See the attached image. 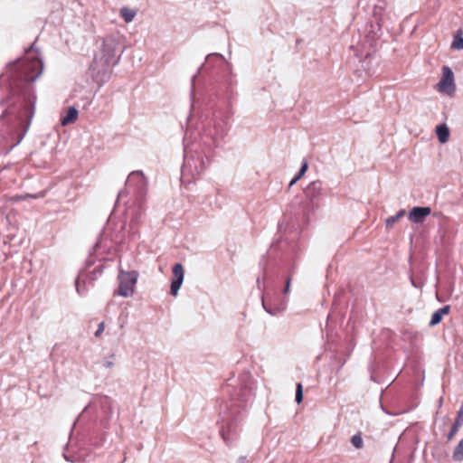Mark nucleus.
I'll list each match as a JSON object with an SVG mask.
<instances>
[{"mask_svg": "<svg viewBox=\"0 0 463 463\" xmlns=\"http://www.w3.org/2000/svg\"><path fill=\"white\" fill-rule=\"evenodd\" d=\"M42 71L43 63L38 58H25L9 64L5 71L0 75V87H5L8 91V96L2 103H7L17 96L26 110L31 109L35 100L32 82Z\"/></svg>", "mask_w": 463, "mask_h": 463, "instance_id": "obj_1", "label": "nucleus"}, {"mask_svg": "<svg viewBox=\"0 0 463 463\" xmlns=\"http://www.w3.org/2000/svg\"><path fill=\"white\" fill-rule=\"evenodd\" d=\"M219 411L222 421L221 436L226 444H232L239 439L241 430V411L233 403L228 402H222Z\"/></svg>", "mask_w": 463, "mask_h": 463, "instance_id": "obj_2", "label": "nucleus"}, {"mask_svg": "<svg viewBox=\"0 0 463 463\" xmlns=\"http://www.w3.org/2000/svg\"><path fill=\"white\" fill-rule=\"evenodd\" d=\"M210 152V146L207 147V151L198 150L197 148L185 149L181 175L183 183H192L203 174L209 163Z\"/></svg>", "mask_w": 463, "mask_h": 463, "instance_id": "obj_3", "label": "nucleus"}, {"mask_svg": "<svg viewBox=\"0 0 463 463\" xmlns=\"http://www.w3.org/2000/svg\"><path fill=\"white\" fill-rule=\"evenodd\" d=\"M144 213V209L140 203L133 208L128 210V215L129 216V223L124 225L123 228L127 230L128 237L130 241H135L139 237V227L141 225V218Z\"/></svg>", "mask_w": 463, "mask_h": 463, "instance_id": "obj_4", "label": "nucleus"}, {"mask_svg": "<svg viewBox=\"0 0 463 463\" xmlns=\"http://www.w3.org/2000/svg\"><path fill=\"white\" fill-rule=\"evenodd\" d=\"M137 273L136 271L125 272L120 270L118 279V288L117 294L128 298L134 293L135 285L137 280Z\"/></svg>", "mask_w": 463, "mask_h": 463, "instance_id": "obj_5", "label": "nucleus"}, {"mask_svg": "<svg viewBox=\"0 0 463 463\" xmlns=\"http://www.w3.org/2000/svg\"><path fill=\"white\" fill-rule=\"evenodd\" d=\"M436 90L450 97L456 92L454 73L449 66L442 67L441 78L436 85Z\"/></svg>", "mask_w": 463, "mask_h": 463, "instance_id": "obj_6", "label": "nucleus"}, {"mask_svg": "<svg viewBox=\"0 0 463 463\" xmlns=\"http://www.w3.org/2000/svg\"><path fill=\"white\" fill-rule=\"evenodd\" d=\"M173 279L171 282L170 294L174 297L177 296L178 290L182 286L184 277V267L180 263H176L173 267Z\"/></svg>", "mask_w": 463, "mask_h": 463, "instance_id": "obj_7", "label": "nucleus"}, {"mask_svg": "<svg viewBox=\"0 0 463 463\" xmlns=\"http://www.w3.org/2000/svg\"><path fill=\"white\" fill-rule=\"evenodd\" d=\"M127 185L129 187L134 186L139 193H142L146 186V178L142 171H133L129 174Z\"/></svg>", "mask_w": 463, "mask_h": 463, "instance_id": "obj_8", "label": "nucleus"}, {"mask_svg": "<svg viewBox=\"0 0 463 463\" xmlns=\"http://www.w3.org/2000/svg\"><path fill=\"white\" fill-rule=\"evenodd\" d=\"M431 213V209L430 207H413L409 214L408 218L411 222L414 223L422 222L426 217H428Z\"/></svg>", "mask_w": 463, "mask_h": 463, "instance_id": "obj_9", "label": "nucleus"}, {"mask_svg": "<svg viewBox=\"0 0 463 463\" xmlns=\"http://www.w3.org/2000/svg\"><path fill=\"white\" fill-rule=\"evenodd\" d=\"M92 280L93 279L89 274H80L75 281V287L78 294L80 296L85 295L89 287L91 285Z\"/></svg>", "mask_w": 463, "mask_h": 463, "instance_id": "obj_10", "label": "nucleus"}, {"mask_svg": "<svg viewBox=\"0 0 463 463\" xmlns=\"http://www.w3.org/2000/svg\"><path fill=\"white\" fill-rule=\"evenodd\" d=\"M102 52V59H104V63L106 65H109L115 62V48L112 42L104 41Z\"/></svg>", "mask_w": 463, "mask_h": 463, "instance_id": "obj_11", "label": "nucleus"}, {"mask_svg": "<svg viewBox=\"0 0 463 463\" xmlns=\"http://www.w3.org/2000/svg\"><path fill=\"white\" fill-rule=\"evenodd\" d=\"M322 191V183L321 181H314L311 182L305 189L304 193L307 198L310 201L320 195Z\"/></svg>", "mask_w": 463, "mask_h": 463, "instance_id": "obj_12", "label": "nucleus"}, {"mask_svg": "<svg viewBox=\"0 0 463 463\" xmlns=\"http://www.w3.org/2000/svg\"><path fill=\"white\" fill-rule=\"evenodd\" d=\"M449 310H450V307L449 306H445L438 310H436L432 316H431V319L430 321V326H436L438 325L441 319H442V317L444 315H447L449 313Z\"/></svg>", "mask_w": 463, "mask_h": 463, "instance_id": "obj_13", "label": "nucleus"}, {"mask_svg": "<svg viewBox=\"0 0 463 463\" xmlns=\"http://www.w3.org/2000/svg\"><path fill=\"white\" fill-rule=\"evenodd\" d=\"M78 110L74 107H71L66 115L61 119V124L62 126H67L72 124L76 121L78 118Z\"/></svg>", "mask_w": 463, "mask_h": 463, "instance_id": "obj_14", "label": "nucleus"}, {"mask_svg": "<svg viewBox=\"0 0 463 463\" xmlns=\"http://www.w3.org/2000/svg\"><path fill=\"white\" fill-rule=\"evenodd\" d=\"M262 306L269 314L273 316L282 312L286 307V304L284 302L279 306H271L264 298H262Z\"/></svg>", "mask_w": 463, "mask_h": 463, "instance_id": "obj_15", "label": "nucleus"}, {"mask_svg": "<svg viewBox=\"0 0 463 463\" xmlns=\"http://www.w3.org/2000/svg\"><path fill=\"white\" fill-rule=\"evenodd\" d=\"M436 134L439 141L442 144L448 142L449 137V130L446 125H439L436 128Z\"/></svg>", "mask_w": 463, "mask_h": 463, "instance_id": "obj_16", "label": "nucleus"}, {"mask_svg": "<svg viewBox=\"0 0 463 463\" xmlns=\"http://www.w3.org/2000/svg\"><path fill=\"white\" fill-rule=\"evenodd\" d=\"M406 214V211L404 209L400 210L395 215L388 217L385 220L386 229L390 230L393 227V225L404 215Z\"/></svg>", "mask_w": 463, "mask_h": 463, "instance_id": "obj_17", "label": "nucleus"}, {"mask_svg": "<svg viewBox=\"0 0 463 463\" xmlns=\"http://www.w3.org/2000/svg\"><path fill=\"white\" fill-rule=\"evenodd\" d=\"M137 14V12L133 9L128 8V7H122L120 9V15L124 19L126 23H130L134 20L135 16Z\"/></svg>", "mask_w": 463, "mask_h": 463, "instance_id": "obj_18", "label": "nucleus"}, {"mask_svg": "<svg viewBox=\"0 0 463 463\" xmlns=\"http://www.w3.org/2000/svg\"><path fill=\"white\" fill-rule=\"evenodd\" d=\"M116 355L114 353L109 352L108 354H106L102 360V364L106 368H110L116 364Z\"/></svg>", "mask_w": 463, "mask_h": 463, "instance_id": "obj_19", "label": "nucleus"}, {"mask_svg": "<svg viewBox=\"0 0 463 463\" xmlns=\"http://www.w3.org/2000/svg\"><path fill=\"white\" fill-rule=\"evenodd\" d=\"M453 458L457 461L463 460V439L459 441L453 452Z\"/></svg>", "mask_w": 463, "mask_h": 463, "instance_id": "obj_20", "label": "nucleus"}, {"mask_svg": "<svg viewBox=\"0 0 463 463\" xmlns=\"http://www.w3.org/2000/svg\"><path fill=\"white\" fill-rule=\"evenodd\" d=\"M462 424H463L462 422H459L458 420H456L454 425L452 426V428L448 435V440H451L454 438V436L457 434V432L458 431V429L460 428V426Z\"/></svg>", "mask_w": 463, "mask_h": 463, "instance_id": "obj_21", "label": "nucleus"}, {"mask_svg": "<svg viewBox=\"0 0 463 463\" xmlns=\"http://www.w3.org/2000/svg\"><path fill=\"white\" fill-rule=\"evenodd\" d=\"M351 443L356 449H361L364 445L363 439L359 434L354 435L352 437Z\"/></svg>", "mask_w": 463, "mask_h": 463, "instance_id": "obj_22", "label": "nucleus"}, {"mask_svg": "<svg viewBox=\"0 0 463 463\" xmlns=\"http://www.w3.org/2000/svg\"><path fill=\"white\" fill-rule=\"evenodd\" d=\"M215 128V134L214 137L212 136L213 141L214 142L216 138H222L225 135V130L221 126H214Z\"/></svg>", "mask_w": 463, "mask_h": 463, "instance_id": "obj_23", "label": "nucleus"}, {"mask_svg": "<svg viewBox=\"0 0 463 463\" xmlns=\"http://www.w3.org/2000/svg\"><path fill=\"white\" fill-rule=\"evenodd\" d=\"M451 47L457 50L463 49V38L460 36H455V39L451 44Z\"/></svg>", "mask_w": 463, "mask_h": 463, "instance_id": "obj_24", "label": "nucleus"}, {"mask_svg": "<svg viewBox=\"0 0 463 463\" xmlns=\"http://www.w3.org/2000/svg\"><path fill=\"white\" fill-rule=\"evenodd\" d=\"M303 400V390H302V384L298 383L297 389H296V402L298 403H300Z\"/></svg>", "mask_w": 463, "mask_h": 463, "instance_id": "obj_25", "label": "nucleus"}, {"mask_svg": "<svg viewBox=\"0 0 463 463\" xmlns=\"http://www.w3.org/2000/svg\"><path fill=\"white\" fill-rule=\"evenodd\" d=\"M307 168H308V165H307V161H304L298 175H296L297 179H300L305 175Z\"/></svg>", "mask_w": 463, "mask_h": 463, "instance_id": "obj_26", "label": "nucleus"}, {"mask_svg": "<svg viewBox=\"0 0 463 463\" xmlns=\"http://www.w3.org/2000/svg\"><path fill=\"white\" fill-rule=\"evenodd\" d=\"M290 282H291V277H288L286 280V285H285V288H284V290H283V293L285 295H287L288 292H289V288H290Z\"/></svg>", "mask_w": 463, "mask_h": 463, "instance_id": "obj_27", "label": "nucleus"}, {"mask_svg": "<svg viewBox=\"0 0 463 463\" xmlns=\"http://www.w3.org/2000/svg\"><path fill=\"white\" fill-rule=\"evenodd\" d=\"M104 330V323L101 322L99 325V327L97 329V331L95 332V335L96 336H99L100 334L103 332Z\"/></svg>", "mask_w": 463, "mask_h": 463, "instance_id": "obj_28", "label": "nucleus"}, {"mask_svg": "<svg viewBox=\"0 0 463 463\" xmlns=\"http://www.w3.org/2000/svg\"><path fill=\"white\" fill-rule=\"evenodd\" d=\"M457 420L463 423V404L461 405V407L458 412Z\"/></svg>", "mask_w": 463, "mask_h": 463, "instance_id": "obj_29", "label": "nucleus"}, {"mask_svg": "<svg viewBox=\"0 0 463 463\" xmlns=\"http://www.w3.org/2000/svg\"><path fill=\"white\" fill-rule=\"evenodd\" d=\"M26 196L32 197V198H43L45 196V192H40L37 194H27Z\"/></svg>", "mask_w": 463, "mask_h": 463, "instance_id": "obj_30", "label": "nucleus"}, {"mask_svg": "<svg viewBox=\"0 0 463 463\" xmlns=\"http://www.w3.org/2000/svg\"><path fill=\"white\" fill-rule=\"evenodd\" d=\"M299 179H297V177L295 176L291 182L289 183V186H292L294 185Z\"/></svg>", "mask_w": 463, "mask_h": 463, "instance_id": "obj_31", "label": "nucleus"}, {"mask_svg": "<svg viewBox=\"0 0 463 463\" xmlns=\"http://www.w3.org/2000/svg\"><path fill=\"white\" fill-rule=\"evenodd\" d=\"M411 284H412L414 287H417L416 282H414V280H413V279H411Z\"/></svg>", "mask_w": 463, "mask_h": 463, "instance_id": "obj_32", "label": "nucleus"}]
</instances>
